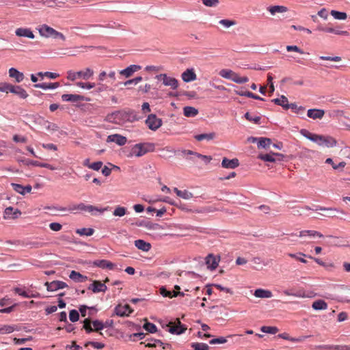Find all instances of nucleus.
I'll use <instances>...</instances> for the list:
<instances>
[{
	"instance_id": "nucleus-41",
	"label": "nucleus",
	"mask_w": 350,
	"mask_h": 350,
	"mask_svg": "<svg viewBox=\"0 0 350 350\" xmlns=\"http://www.w3.org/2000/svg\"><path fill=\"white\" fill-rule=\"evenodd\" d=\"M92 324L93 325L94 331L96 332H99L100 335H103V334L100 331L105 327L104 323L100 321L95 320V321H92Z\"/></svg>"
},
{
	"instance_id": "nucleus-30",
	"label": "nucleus",
	"mask_w": 350,
	"mask_h": 350,
	"mask_svg": "<svg viewBox=\"0 0 350 350\" xmlns=\"http://www.w3.org/2000/svg\"><path fill=\"white\" fill-rule=\"evenodd\" d=\"M267 10L273 16L278 13H284L288 11V8L284 5H273L267 8Z\"/></svg>"
},
{
	"instance_id": "nucleus-35",
	"label": "nucleus",
	"mask_w": 350,
	"mask_h": 350,
	"mask_svg": "<svg viewBox=\"0 0 350 350\" xmlns=\"http://www.w3.org/2000/svg\"><path fill=\"white\" fill-rule=\"evenodd\" d=\"M183 114L186 117H195L198 114V110L193 107L187 106L183 108Z\"/></svg>"
},
{
	"instance_id": "nucleus-27",
	"label": "nucleus",
	"mask_w": 350,
	"mask_h": 350,
	"mask_svg": "<svg viewBox=\"0 0 350 350\" xmlns=\"http://www.w3.org/2000/svg\"><path fill=\"white\" fill-rule=\"evenodd\" d=\"M160 293L163 297H167L170 298L177 297L178 295L184 296V293L180 291H167L164 286H162L159 289Z\"/></svg>"
},
{
	"instance_id": "nucleus-57",
	"label": "nucleus",
	"mask_w": 350,
	"mask_h": 350,
	"mask_svg": "<svg viewBox=\"0 0 350 350\" xmlns=\"http://www.w3.org/2000/svg\"><path fill=\"white\" fill-rule=\"evenodd\" d=\"M143 327L150 333H155L157 331L156 325L152 323L146 322Z\"/></svg>"
},
{
	"instance_id": "nucleus-24",
	"label": "nucleus",
	"mask_w": 350,
	"mask_h": 350,
	"mask_svg": "<svg viewBox=\"0 0 350 350\" xmlns=\"http://www.w3.org/2000/svg\"><path fill=\"white\" fill-rule=\"evenodd\" d=\"M178 324H173L172 323H170V329L169 332L172 334H180L185 332L186 329L185 327H183L180 321L178 319Z\"/></svg>"
},
{
	"instance_id": "nucleus-50",
	"label": "nucleus",
	"mask_w": 350,
	"mask_h": 350,
	"mask_svg": "<svg viewBox=\"0 0 350 350\" xmlns=\"http://www.w3.org/2000/svg\"><path fill=\"white\" fill-rule=\"evenodd\" d=\"M288 109H291L297 114H302L305 111V107L302 106H297L295 103L288 104Z\"/></svg>"
},
{
	"instance_id": "nucleus-51",
	"label": "nucleus",
	"mask_w": 350,
	"mask_h": 350,
	"mask_svg": "<svg viewBox=\"0 0 350 350\" xmlns=\"http://www.w3.org/2000/svg\"><path fill=\"white\" fill-rule=\"evenodd\" d=\"M12 85H13L6 82H1L0 83V92L7 94L11 92Z\"/></svg>"
},
{
	"instance_id": "nucleus-45",
	"label": "nucleus",
	"mask_w": 350,
	"mask_h": 350,
	"mask_svg": "<svg viewBox=\"0 0 350 350\" xmlns=\"http://www.w3.org/2000/svg\"><path fill=\"white\" fill-rule=\"evenodd\" d=\"M231 80L237 83L241 84L247 82L249 81V78L247 77H240L237 73L234 72Z\"/></svg>"
},
{
	"instance_id": "nucleus-54",
	"label": "nucleus",
	"mask_w": 350,
	"mask_h": 350,
	"mask_svg": "<svg viewBox=\"0 0 350 350\" xmlns=\"http://www.w3.org/2000/svg\"><path fill=\"white\" fill-rule=\"evenodd\" d=\"M126 213V208L123 206H117L113 212L114 216L122 217Z\"/></svg>"
},
{
	"instance_id": "nucleus-32",
	"label": "nucleus",
	"mask_w": 350,
	"mask_h": 350,
	"mask_svg": "<svg viewBox=\"0 0 350 350\" xmlns=\"http://www.w3.org/2000/svg\"><path fill=\"white\" fill-rule=\"evenodd\" d=\"M174 191L176 193V195L182 198L185 200H189L193 197V195L191 192L187 191V190H179L178 188L175 187L174 188Z\"/></svg>"
},
{
	"instance_id": "nucleus-21",
	"label": "nucleus",
	"mask_w": 350,
	"mask_h": 350,
	"mask_svg": "<svg viewBox=\"0 0 350 350\" xmlns=\"http://www.w3.org/2000/svg\"><path fill=\"white\" fill-rule=\"evenodd\" d=\"M164 77L163 85L165 86H170L172 90H176L178 87V81L174 77H168L167 75L163 76Z\"/></svg>"
},
{
	"instance_id": "nucleus-59",
	"label": "nucleus",
	"mask_w": 350,
	"mask_h": 350,
	"mask_svg": "<svg viewBox=\"0 0 350 350\" xmlns=\"http://www.w3.org/2000/svg\"><path fill=\"white\" fill-rule=\"evenodd\" d=\"M38 75L40 77H49V78L53 79H56L59 76V74H57V73L51 72H40L38 73Z\"/></svg>"
},
{
	"instance_id": "nucleus-53",
	"label": "nucleus",
	"mask_w": 350,
	"mask_h": 350,
	"mask_svg": "<svg viewBox=\"0 0 350 350\" xmlns=\"http://www.w3.org/2000/svg\"><path fill=\"white\" fill-rule=\"evenodd\" d=\"M317 210L327 211H328L327 215L329 216V217L334 216V213L335 212L344 213L343 211L338 210L336 208H325V207H321V206L319 208H317Z\"/></svg>"
},
{
	"instance_id": "nucleus-16",
	"label": "nucleus",
	"mask_w": 350,
	"mask_h": 350,
	"mask_svg": "<svg viewBox=\"0 0 350 350\" xmlns=\"http://www.w3.org/2000/svg\"><path fill=\"white\" fill-rule=\"evenodd\" d=\"M300 238L304 237H310V238H314V237H319L322 238L323 235L316 230H304L299 232V235H297Z\"/></svg>"
},
{
	"instance_id": "nucleus-7",
	"label": "nucleus",
	"mask_w": 350,
	"mask_h": 350,
	"mask_svg": "<svg viewBox=\"0 0 350 350\" xmlns=\"http://www.w3.org/2000/svg\"><path fill=\"white\" fill-rule=\"evenodd\" d=\"M284 156L280 153L270 152L268 154H260L258 158L268 162H275L276 161L283 160Z\"/></svg>"
},
{
	"instance_id": "nucleus-62",
	"label": "nucleus",
	"mask_w": 350,
	"mask_h": 350,
	"mask_svg": "<svg viewBox=\"0 0 350 350\" xmlns=\"http://www.w3.org/2000/svg\"><path fill=\"white\" fill-rule=\"evenodd\" d=\"M76 85L78 86V87H80L83 89H87V90H90L93 88L95 87V83H83V82H77L76 83Z\"/></svg>"
},
{
	"instance_id": "nucleus-6",
	"label": "nucleus",
	"mask_w": 350,
	"mask_h": 350,
	"mask_svg": "<svg viewBox=\"0 0 350 350\" xmlns=\"http://www.w3.org/2000/svg\"><path fill=\"white\" fill-rule=\"evenodd\" d=\"M146 124L150 130L156 131L162 125V120L155 114H150L146 120Z\"/></svg>"
},
{
	"instance_id": "nucleus-61",
	"label": "nucleus",
	"mask_w": 350,
	"mask_h": 350,
	"mask_svg": "<svg viewBox=\"0 0 350 350\" xmlns=\"http://www.w3.org/2000/svg\"><path fill=\"white\" fill-rule=\"evenodd\" d=\"M69 319L72 322H76L79 319V314L77 310H72L69 313Z\"/></svg>"
},
{
	"instance_id": "nucleus-12",
	"label": "nucleus",
	"mask_w": 350,
	"mask_h": 350,
	"mask_svg": "<svg viewBox=\"0 0 350 350\" xmlns=\"http://www.w3.org/2000/svg\"><path fill=\"white\" fill-rule=\"evenodd\" d=\"M21 212L18 209H14L12 206L7 207L3 213V218L7 219H16L21 215Z\"/></svg>"
},
{
	"instance_id": "nucleus-64",
	"label": "nucleus",
	"mask_w": 350,
	"mask_h": 350,
	"mask_svg": "<svg viewBox=\"0 0 350 350\" xmlns=\"http://www.w3.org/2000/svg\"><path fill=\"white\" fill-rule=\"evenodd\" d=\"M11 186L16 192L24 195V186L16 183H12Z\"/></svg>"
},
{
	"instance_id": "nucleus-38",
	"label": "nucleus",
	"mask_w": 350,
	"mask_h": 350,
	"mask_svg": "<svg viewBox=\"0 0 350 350\" xmlns=\"http://www.w3.org/2000/svg\"><path fill=\"white\" fill-rule=\"evenodd\" d=\"M215 133H203L200 135H195V139L197 141H202V140H212L215 138Z\"/></svg>"
},
{
	"instance_id": "nucleus-26",
	"label": "nucleus",
	"mask_w": 350,
	"mask_h": 350,
	"mask_svg": "<svg viewBox=\"0 0 350 350\" xmlns=\"http://www.w3.org/2000/svg\"><path fill=\"white\" fill-rule=\"evenodd\" d=\"M11 93L18 96L21 98H26L28 97V94L25 89L19 85H12Z\"/></svg>"
},
{
	"instance_id": "nucleus-18",
	"label": "nucleus",
	"mask_w": 350,
	"mask_h": 350,
	"mask_svg": "<svg viewBox=\"0 0 350 350\" xmlns=\"http://www.w3.org/2000/svg\"><path fill=\"white\" fill-rule=\"evenodd\" d=\"M107 142H115L119 146H123L126 143V138L118 134L109 135Z\"/></svg>"
},
{
	"instance_id": "nucleus-3",
	"label": "nucleus",
	"mask_w": 350,
	"mask_h": 350,
	"mask_svg": "<svg viewBox=\"0 0 350 350\" xmlns=\"http://www.w3.org/2000/svg\"><path fill=\"white\" fill-rule=\"evenodd\" d=\"M39 33L41 36L44 38H59L62 40L64 41L66 40V37L63 33L59 32L54 29L53 28L49 27L47 25H40L38 28Z\"/></svg>"
},
{
	"instance_id": "nucleus-1",
	"label": "nucleus",
	"mask_w": 350,
	"mask_h": 350,
	"mask_svg": "<svg viewBox=\"0 0 350 350\" xmlns=\"http://www.w3.org/2000/svg\"><path fill=\"white\" fill-rule=\"evenodd\" d=\"M111 118H113V121L116 124H123L126 122H132L135 120H137L136 115L135 114L133 111H118L113 113L111 114Z\"/></svg>"
},
{
	"instance_id": "nucleus-23",
	"label": "nucleus",
	"mask_w": 350,
	"mask_h": 350,
	"mask_svg": "<svg viewBox=\"0 0 350 350\" xmlns=\"http://www.w3.org/2000/svg\"><path fill=\"white\" fill-rule=\"evenodd\" d=\"M181 77L185 82H190L196 80L197 76L193 69H187L182 73Z\"/></svg>"
},
{
	"instance_id": "nucleus-22",
	"label": "nucleus",
	"mask_w": 350,
	"mask_h": 350,
	"mask_svg": "<svg viewBox=\"0 0 350 350\" xmlns=\"http://www.w3.org/2000/svg\"><path fill=\"white\" fill-rule=\"evenodd\" d=\"M141 69V66L137 65H131L124 70L120 71V74L125 77H131L135 72Z\"/></svg>"
},
{
	"instance_id": "nucleus-60",
	"label": "nucleus",
	"mask_w": 350,
	"mask_h": 350,
	"mask_svg": "<svg viewBox=\"0 0 350 350\" xmlns=\"http://www.w3.org/2000/svg\"><path fill=\"white\" fill-rule=\"evenodd\" d=\"M245 118L246 120H247L250 122H253L255 124H259L260 120V117L259 116H252L251 114L249 112H247L245 114Z\"/></svg>"
},
{
	"instance_id": "nucleus-52",
	"label": "nucleus",
	"mask_w": 350,
	"mask_h": 350,
	"mask_svg": "<svg viewBox=\"0 0 350 350\" xmlns=\"http://www.w3.org/2000/svg\"><path fill=\"white\" fill-rule=\"evenodd\" d=\"M92 321L90 319L87 318L83 321V328L87 333H91L94 331L93 327H92Z\"/></svg>"
},
{
	"instance_id": "nucleus-47",
	"label": "nucleus",
	"mask_w": 350,
	"mask_h": 350,
	"mask_svg": "<svg viewBox=\"0 0 350 350\" xmlns=\"http://www.w3.org/2000/svg\"><path fill=\"white\" fill-rule=\"evenodd\" d=\"M260 330L264 333L275 334L278 332L279 329L277 327L274 326H262Z\"/></svg>"
},
{
	"instance_id": "nucleus-36",
	"label": "nucleus",
	"mask_w": 350,
	"mask_h": 350,
	"mask_svg": "<svg viewBox=\"0 0 350 350\" xmlns=\"http://www.w3.org/2000/svg\"><path fill=\"white\" fill-rule=\"evenodd\" d=\"M272 102L278 105L282 106L285 109H288V98L284 96H282L280 98H275L272 100Z\"/></svg>"
},
{
	"instance_id": "nucleus-39",
	"label": "nucleus",
	"mask_w": 350,
	"mask_h": 350,
	"mask_svg": "<svg viewBox=\"0 0 350 350\" xmlns=\"http://www.w3.org/2000/svg\"><path fill=\"white\" fill-rule=\"evenodd\" d=\"M323 146L327 148H332L337 145V141L336 139L331 136H325L324 137Z\"/></svg>"
},
{
	"instance_id": "nucleus-63",
	"label": "nucleus",
	"mask_w": 350,
	"mask_h": 350,
	"mask_svg": "<svg viewBox=\"0 0 350 350\" xmlns=\"http://www.w3.org/2000/svg\"><path fill=\"white\" fill-rule=\"evenodd\" d=\"M88 345L92 346L94 348L97 349H102L105 347V345L101 342L90 341L85 344V347H87Z\"/></svg>"
},
{
	"instance_id": "nucleus-17",
	"label": "nucleus",
	"mask_w": 350,
	"mask_h": 350,
	"mask_svg": "<svg viewBox=\"0 0 350 350\" xmlns=\"http://www.w3.org/2000/svg\"><path fill=\"white\" fill-rule=\"evenodd\" d=\"M310 336H301L298 338H293V337H291L289 336V334L286 332H284V333H282V334H280L278 335V338H282L284 340H290V341L294 342H302L306 338H309Z\"/></svg>"
},
{
	"instance_id": "nucleus-11",
	"label": "nucleus",
	"mask_w": 350,
	"mask_h": 350,
	"mask_svg": "<svg viewBox=\"0 0 350 350\" xmlns=\"http://www.w3.org/2000/svg\"><path fill=\"white\" fill-rule=\"evenodd\" d=\"M132 312L133 310L128 304L124 306L118 305L115 308L116 314L120 317L129 316Z\"/></svg>"
},
{
	"instance_id": "nucleus-40",
	"label": "nucleus",
	"mask_w": 350,
	"mask_h": 350,
	"mask_svg": "<svg viewBox=\"0 0 350 350\" xmlns=\"http://www.w3.org/2000/svg\"><path fill=\"white\" fill-rule=\"evenodd\" d=\"M94 232V230L91 228H83L76 230V233L80 236H92Z\"/></svg>"
},
{
	"instance_id": "nucleus-44",
	"label": "nucleus",
	"mask_w": 350,
	"mask_h": 350,
	"mask_svg": "<svg viewBox=\"0 0 350 350\" xmlns=\"http://www.w3.org/2000/svg\"><path fill=\"white\" fill-rule=\"evenodd\" d=\"M330 14L335 19L337 20H346L347 18V13L343 12L332 10Z\"/></svg>"
},
{
	"instance_id": "nucleus-28",
	"label": "nucleus",
	"mask_w": 350,
	"mask_h": 350,
	"mask_svg": "<svg viewBox=\"0 0 350 350\" xmlns=\"http://www.w3.org/2000/svg\"><path fill=\"white\" fill-rule=\"evenodd\" d=\"M94 293L105 292L107 289V286L100 281H94L92 287H89Z\"/></svg>"
},
{
	"instance_id": "nucleus-33",
	"label": "nucleus",
	"mask_w": 350,
	"mask_h": 350,
	"mask_svg": "<svg viewBox=\"0 0 350 350\" xmlns=\"http://www.w3.org/2000/svg\"><path fill=\"white\" fill-rule=\"evenodd\" d=\"M59 86V83L58 82L55 83H37L34 85V87L36 88H41L43 90L48 89H55Z\"/></svg>"
},
{
	"instance_id": "nucleus-19",
	"label": "nucleus",
	"mask_w": 350,
	"mask_h": 350,
	"mask_svg": "<svg viewBox=\"0 0 350 350\" xmlns=\"http://www.w3.org/2000/svg\"><path fill=\"white\" fill-rule=\"evenodd\" d=\"M221 165L224 168L234 169L239 165V162L237 159L230 160L225 157L222 160Z\"/></svg>"
},
{
	"instance_id": "nucleus-55",
	"label": "nucleus",
	"mask_w": 350,
	"mask_h": 350,
	"mask_svg": "<svg viewBox=\"0 0 350 350\" xmlns=\"http://www.w3.org/2000/svg\"><path fill=\"white\" fill-rule=\"evenodd\" d=\"M288 256H290L291 258H295L303 263H306L307 261L306 260H305L304 258L300 257V256H306V255L304 253H301V252H299L297 254H292V253H289L288 254Z\"/></svg>"
},
{
	"instance_id": "nucleus-46",
	"label": "nucleus",
	"mask_w": 350,
	"mask_h": 350,
	"mask_svg": "<svg viewBox=\"0 0 350 350\" xmlns=\"http://www.w3.org/2000/svg\"><path fill=\"white\" fill-rule=\"evenodd\" d=\"M191 347L194 350H209V346L202 342H193L191 344Z\"/></svg>"
},
{
	"instance_id": "nucleus-56",
	"label": "nucleus",
	"mask_w": 350,
	"mask_h": 350,
	"mask_svg": "<svg viewBox=\"0 0 350 350\" xmlns=\"http://www.w3.org/2000/svg\"><path fill=\"white\" fill-rule=\"evenodd\" d=\"M283 293L287 296H294V297H306L305 293L301 291H299L298 292L294 293H292L291 291L286 290V291H284Z\"/></svg>"
},
{
	"instance_id": "nucleus-25",
	"label": "nucleus",
	"mask_w": 350,
	"mask_h": 350,
	"mask_svg": "<svg viewBox=\"0 0 350 350\" xmlns=\"http://www.w3.org/2000/svg\"><path fill=\"white\" fill-rule=\"evenodd\" d=\"M62 99L64 101H70L75 103L84 100V96L79 94H65L62 96Z\"/></svg>"
},
{
	"instance_id": "nucleus-49",
	"label": "nucleus",
	"mask_w": 350,
	"mask_h": 350,
	"mask_svg": "<svg viewBox=\"0 0 350 350\" xmlns=\"http://www.w3.org/2000/svg\"><path fill=\"white\" fill-rule=\"evenodd\" d=\"M219 74L221 77L231 80L234 74V71L229 69H222L219 71Z\"/></svg>"
},
{
	"instance_id": "nucleus-13",
	"label": "nucleus",
	"mask_w": 350,
	"mask_h": 350,
	"mask_svg": "<svg viewBox=\"0 0 350 350\" xmlns=\"http://www.w3.org/2000/svg\"><path fill=\"white\" fill-rule=\"evenodd\" d=\"M92 265L101 269H108L109 270L113 269L116 267L115 264L107 260H96L92 262Z\"/></svg>"
},
{
	"instance_id": "nucleus-8",
	"label": "nucleus",
	"mask_w": 350,
	"mask_h": 350,
	"mask_svg": "<svg viewBox=\"0 0 350 350\" xmlns=\"http://www.w3.org/2000/svg\"><path fill=\"white\" fill-rule=\"evenodd\" d=\"M79 211H85L91 213L92 215H95L94 212L103 213L107 208H99L96 206L92 205H86L83 202L79 204Z\"/></svg>"
},
{
	"instance_id": "nucleus-4",
	"label": "nucleus",
	"mask_w": 350,
	"mask_h": 350,
	"mask_svg": "<svg viewBox=\"0 0 350 350\" xmlns=\"http://www.w3.org/2000/svg\"><path fill=\"white\" fill-rule=\"evenodd\" d=\"M93 75H94L93 70L90 68H86L84 70H80L78 72H75L72 70L67 71L66 78L68 80L72 81H74L77 79L88 80L93 76Z\"/></svg>"
},
{
	"instance_id": "nucleus-2",
	"label": "nucleus",
	"mask_w": 350,
	"mask_h": 350,
	"mask_svg": "<svg viewBox=\"0 0 350 350\" xmlns=\"http://www.w3.org/2000/svg\"><path fill=\"white\" fill-rule=\"evenodd\" d=\"M155 146L152 143H139L133 146L131 148L130 156L142 157L149 152L154 150Z\"/></svg>"
},
{
	"instance_id": "nucleus-9",
	"label": "nucleus",
	"mask_w": 350,
	"mask_h": 350,
	"mask_svg": "<svg viewBox=\"0 0 350 350\" xmlns=\"http://www.w3.org/2000/svg\"><path fill=\"white\" fill-rule=\"evenodd\" d=\"M45 286H46V289L49 291H55L58 289H62L68 286L66 283L62 281H53L51 282H46L45 283Z\"/></svg>"
},
{
	"instance_id": "nucleus-43",
	"label": "nucleus",
	"mask_w": 350,
	"mask_h": 350,
	"mask_svg": "<svg viewBox=\"0 0 350 350\" xmlns=\"http://www.w3.org/2000/svg\"><path fill=\"white\" fill-rule=\"evenodd\" d=\"M271 141L269 138L260 137L258 142V148H267L270 146Z\"/></svg>"
},
{
	"instance_id": "nucleus-10",
	"label": "nucleus",
	"mask_w": 350,
	"mask_h": 350,
	"mask_svg": "<svg viewBox=\"0 0 350 350\" xmlns=\"http://www.w3.org/2000/svg\"><path fill=\"white\" fill-rule=\"evenodd\" d=\"M15 34L18 37H25L30 39H33L35 36L30 28L19 27L15 30Z\"/></svg>"
},
{
	"instance_id": "nucleus-5",
	"label": "nucleus",
	"mask_w": 350,
	"mask_h": 350,
	"mask_svg": "<svg viewBox=\"0 0 350 350\" xmlns=\"http://www.w3.org/2000/svg\"><path fill=\"white\" fill-rule=\"evenodd\" d=\"M300 133L306 138L317 144L319 146H323V142H324L323 139H324L325 135L312 133L306 129H302Z\"/></svg>"
},
{
	"instance_id": "nucleus-37",
	"label": "nucleus",
	"mask_w": 350,
	"mask_h": 350,
	"mask_svg": "<svg viewBox=\"0 0 350 350\" xmlns=\"http://www.w3.org/2000/svg\"><path fill=\"white\" fill-rule=\"evenodd\" d=\"M312 307L316 310H326L327 308V304L322 299H319L313 302Z\"/></svg>"
},
{
	"instance_id": "nucleus-20",
	"label": "nucleus",
	"mask_w": 350,
	"mask_h": 350,
	"mask_svg": "<svg viewBox=\"0 0 350 350\" xmlns=\"http://www.w3.org/2000/svg\"><path fill=\"white\" fill-rule=\"evenodd\" d=\"M9 76L11 78H14L17 83H20L24 79V75L23 72H19L14 68H11L9 69Z\"/></svg>"
},
{
	"instance_id": "nucleus-29",
	"label": "nucleus",
	"mask_w": 350,
	"mask_h": 350,
	"mask_svg": "<svg viewBox=\"0 0 350 350\" xmlns=\"http://www.w3.org/2000/svg\"><path fill=\"white\" fill-rule=\"evenodd\" d=\"M135 246L143 252H148L151 249L150 243L146 242L142 239L135 241Z\"/></svg>"
},
{
	"instance_id": "nucleus-48",
	"label": "nucleus",
	"mask_w": 350,
	"mask_h": 350,
	"mask_svg": "<svg viewBox=\"0 0 350 350\" xmlns=\"http://www.w3.org/2000/svg\"><path fill=\"white\" fill-rule=\"evenodd\" d=\"M30 163L33 165H35V166H38V167H45V168H48L51 170H56L57 168L49 163H40L38 161H32L30 162Z\"/></svg>"
},
{
	"instance_id": "nucleus-15",
	"label": "nucleus",
	"mask_w": 350,
	"mask_h": 350,
	"mask_svg": "<svg viewBox=\"0 0 350 350\" xmlns=\"http://www.w3.org/2000/svg\"><path fill=\"white\" fill-rule=\"evenodd\" d=\"M325 115V111L320 109H310L307 111V116L313 120L322 119Z\"/></svg>"
},
{
	"instance_id": "nucleus-58",
	"label": "nucleus",
	"mask_w": 350,
	"mask_h": 350,
	"mask_svg": "<svg viewBox=\"0 0 350 350\" xmlns=\"http://www.w3.org/2000/svg\"><path fill=\"white\" fill-rule=\"evenodd\" d=\"M325 163L327 164H331L334 170H337L340 167H344L346 165V163L344 161L340 162L338 165H334V163L331 158H327L325 160Z\"/></svg>"
},
{
	"instance_id": "nucleus-34",
	"label": "nucleus",
	"mask_w": 350,
	"mask_h": 350,
	"mask_svg": "<svg viewBox=\"0 0 350 350\" xmlns=\"http://www.w3.org/2000/svg\"><path fill=\"white\" fill-rule=\"evenodd\" d=\"M70 278L76 282H83L87 280V277L81 275L76 271H72L69 275Z\"/></svg>"
},
{
	"instance_id": "nucleus-31",
	"label": "nucleus",
	"mask_w": 350,
	"mask_h": 350,
	"mask_svg": "<svg viewBox=\"0 0 350 350\" xmlns=\"http://www.w3.org/2000/svg\"><path fill=\"white\" fill-rule=\"evenodd\" d=\"M254 296L258 298H271L273 296L271 291L262 288H258L254 291Z\"/></svg>"
},
{
	"instance_id": "nucleus-42",
	"label": "nucleus",
	"mask_w": 350,
	"mask_h": 350,
	"mask_svg": "<svg viewBox=\"0 0 350 350\" xmlns=\"http://www.w3.org/2000/svg\"><path fill=\"white\" fill-rule=\"evenodd\" d=\"M56 3L54 0H41L36 2V7L40 8V5H46L49 8L55 6Z\"/></svg>"
},
{
	"instance_id": "nucleus-14",
	"label": "nucleus",
	"mask_w": 350,
	"mask_h": 350,
	"mask_svg": "<svg viewBox=\"0 0 350 350\" xmlns=\"http://www.w3.org/2000/svg\"><path fill=\"white\" fill-rule=\"evenodd\" d=\"M219 257L215 256L213 254H208L206 258V264L208 269L214 270L218 266Z\"/></svg>"
}]
</instances>
